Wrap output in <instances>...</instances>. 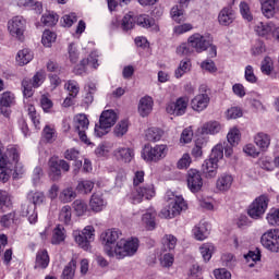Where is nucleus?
<instances>
[{"label": "nucleus", "instance_id": "obj_41", "mask_svg": "<svg viewBox=\"0 0 279 279\" xmlns=\"http://www.w3.org/2000/svg\"><path fill=\"white\" fill-rule=\"evenodd\" d=\"M27 112L35 130H40V114L36 111V107L28 105Z\"/></svg>", "mask_w": 279, "mask_h": 279}, {"label": "nucleus", "instance_id": "obj_5", "mask_svg": "<svg viewBox=\"0 0 279 279\" xmlns=\"http://www.w3.org/2000/svg\"><path fill=\"white\" fill-rule=\"evenodd\" d=\"M70 169L71 165L64 159L53 156L48 160V175L53 182H57V180L62 178V171L68 172Z\"/></svg>", "mask_w": 279, "mask_h": 279}, {"label": "nucleus", "instance_id": "obj_6", "mask_svg": "<svg viewBox=\"0 0 279 279\" xmlns=\"http://www.w3.org/2000/svg\"><path fill=\"white\" fill-rule=\"evenodd\" d=\"M187 43L196 53H204V51H208V47H210L211 43H215V39L210 34L194 33L187 38Z\"/></svg>", "mask_w": 279, "mask_h": 279}, {"label": "nucleus", "instance_id": "obj_42", "mask_svg": "<svg viewBox=\"0 0 279 279\" xmlns=\"http://www.w3.org/2000/svg\"><path fill=\"white\" fill-rule=\"evenodd\" d=\"M73 216V211L71 209V206L65 205L61 208L59 213V221L62 223H65V226H69L71 223V218Z\"/></svg>", "mask_w": 279, "mask_h": 279}, {"label": "nucleus", "instance_id": "obj_54", "mask_svg": "<svg viewBox=\"0 0 279 279\" xmlns=\"http://www.w3.org/2000/svg\"><path fill=\"white\" fill-rule=\"evenodd\" d=\"M72 206L78 217L86 215V211L88 210V204H86V202L83 199L74 201Z\"/></svg>", "mask_w": 279, "mask_h": 279}, {"label": "nucleus", "instance_id": "obj_64", "mask_svg": "<svg viewBox=\"0 0 279 279\" xmlns=\"http://www.w3.org/2000/svg\"><path fill=\"white\" fill-rule=\"evenodd\" d=\"M221 158H223V146L222 145H216L213 149H211V154L209 156V159L219 162V160H221Z\"/></svg>", "mask_w": 279, "mask_h": 279}, {"label": "nucleus", "instance_id": "obj_30", "mask_svg": "<svg viewBox=\"0 0 279 279\" xmlns=\"http://www.w3.org/2000/svg\"><path fill=\"white\" fill-rule=\"evenodd\" d=\"M254 143L260 151H267L271 145V136L267 133L259 132L254 136Z\"/></svg>", "mask_w": 279, "mask_h": 279}, {"label": "nucleus", "instance_id": "obj_46", "mask_svg": "<svg viewBox=\"0 0 279 279\" xmlns=\"http://www.w3.org/2000/svg\"><path fill=\"white\" fill-rule=\"evenodd\" d=\"M227 141L231 147H236L239 141H241V131L236 128L231 129L227 135Z\"/></svg>", "mask_w": 279, "mask_h": 279}, {"label": "nucleus", "instance_id": "obj_20", "mask_svg": "<svg viewBox=\"0 0 279 279\" xmlns=\"http://www.w3.org/2000/svg\"><path fill=\"white\" fill-rule=\"evenodd\" d=\"M16 97L12 92H4L0 97V112L4 117H10V110L8 108H12L15 104Z\"/></svg>", "mask_w": 279, "mask_h": 279}, {"label": "nucleus", "instance_id": "obj_59", "mask_svg": "<svg viewBox=\"0 0 279 279\" xmlns=\"http://www.w3.org/2000/svg\"><path fill=\"white\" fill-rule=\"evenodd\" d=\"M57 35L54 32L46 29L41 37L44 47H51V43H56Z\"/></svg>", "mask_w": 279, "mask_h": 279}, {"label": "nucleus", "instance_id": "obj_15", "mask_svg": "<svg viewBox=\"0 0 279 279\" xmlns=\"http://www.w3.org/2000/svg\"><path fill=\"white\" fill-rule=\"evenodd\" d=\"M260 243L270 252H279V230H270L264 233Z\"/></svg>", "mask_w": 279, "mask_h": 279}, {"label": "nucleus", "instance_id": "obj_60", "mask_svg": "<svg viewBox=\"0 0 279 279\" xmlns=\"http://www.w3.org/2000/svg\"><path fill=\"white\" fill-rule=\"evenodd\" d=\"M195 50H193V48L191 47V44L187 43H183L180 46L177 47V56H191L192 53H194Z\"/></svg>", "mask_w": 279, "mask_h": 279}, {"label": "nucleus", "instance_id": "obj_50", "mask_svg": "<svg viewBox=\"0 0 279 279\" xmlns=\"http://www.w3.org/2000/svg\"><path fill=\"white\" fill-rule=\"evenodd\" d=\"M239 8H240V14H241L242 19H244V21H248V23L254 21V15H252V11H251L250 4H247V2L242 1L240 3Z\"/></svg>", "mask_w": 279, "mask_h": 279}, {"label": "nucleus", "instance_id": "obj_11", "mask_svg": "<svg viewBox=\"0 0 279 279\" xmlns=\"http://www.w3.org/2000/svg\"><path fill=\"white\" fill-rule=\"evenodd\" d=\"M5 147L3 146V142L0 141V182H8L12 175V171H14V165L8 161V155L3 153Z\"/></svg>", "mask_w": 279, "mask_h": 279}, {"label": "nucleus", "instance_id": "obj_35", "mask_svg": "<svg viewBox=\"0 0 279 279\" xmlns=\"http://www.w3.org/2000/svg\"><path fill=\"white\" fill-rule=\"evenodd\" d=\"M15 60L20 66H25V64H29L31 60H34V52L24 48L17 52Z\"/></svg>", "mask_w": 279, "mask_h": 279}, {"label": "nucleus", "instance_id": "obj_28", "mask_svg": "<svg viewBox=\"0 0 279 279\" xmlns=\"http://www.w3.org/2000/svg\"><path fill=\"white\" fill-rule=\"evenodd\" d=\"M22 217H28L29 223H38V213H36V205L23 204L21 210Z\"/></svg>", "mask_w": 279, "mask_h": 279}, {"label": "nucleus", "instance_id": "obj_27", "mask_svg": "<svg viewBox=\"0 0 279 279\" xmlns=\"http://www.w3.org/2000/svg\"><path fill=\"white\" fill-rule=\"evenodd\" d=\"M154 110V98L145 96L141 98L138 104V112L141 117H148Z\"/></svg>", "mask_w": 279, "mask_h": 279}, {"label": "nucleus", "instance_id": "obj_22", "mask_svg": "<svg viewBox=\"0 0 279 279\" xmlns=\"http://www.w3.org/2000/svg\"><path fill=\"white\" fill-rule=\"evenodd\" d=\"M236 19V13L232 9V7H225L218 14V22L223 27H228L234 23Z\"/></svg>", "mask_w": 279, "mask_h": 279}, {"label": "nucleus", "instance_id": "obj_62", "mask_svg": "<svg viewBox=\"0 0 279 279\" xmlns=\"http://www.w3.org/2000/svg\"><path fill=\"white\" fill-rule=\"evenodd\" d=\"M213 250H214V246L210 244H203L199 247V252H201L203 260H205V263H208V260H210L213 258Z\"/></svg>", "mask_w": 279, "mask_h": 279}, {"label": "nucleus", "instance_id": "obj_37", "mask_svg": "<svg viewBox=\"0 0 279 279\" xmlns=\"http://www.w3.org/2000/svg\"><path fill=\"white\" fill-rule=\"evenodd\" d=\"M77 269V260L71 259L70 263L63 268L61 279H73L75 278V270Z\"/></svg>", "mask_w": 279, "mask_h": 279}, {"label": "nucleus", "instance_id": "obj_39", "mask_svg": "<svg viewBox=\"0 0 279 279\" xmlns=\"http://www.w3.org/2000/svg\"><path fill=\"white\" fill-rule=\"evenodd\" d=\"M221 132V123L218 121H210L202 126V134H219Z\"/></svg>", "mask_w": 279, "mask_h": 279}, {"label": "nucleus", "instance_id": "obj_47", "mask_svg": "<svg viewBox=\"0 0 279 279\" xmlns=\"http://www.w3.org/2000/svg\"><path fill=\"white\" fill-rule=\"evenodd\" d=\"M75 197H77V194L75 193V191L73 190V187H68L64 189L60 196L59 199L63 203V204H69V202H73V199H75Z\"/></svg>", "mask_w": 279, "mask_h": 279}, {"label": "nucleus", "instance_id": "obj_7", "mask_svg": "<svg viewBox=\"0 0 279 279\" xmlns=\"http://www.w3.org/2000/svg\"><path fill=\"white\" fill-rule=\"evenodd\" d=\"M269 206V196L260 195L256 197L253 203L248 206L247 215L251 219H263V215L267 211Z\"/></svg>", "mask_w": 279, "mask_h": 279}, {"label": "nucleus", "instance_id": "obj_29", "mask_svg": "<svg viewBox=\"0 0 279 279\" xmlns=\"http://www.w3.org/2000/svg\"><path fill=\"white\" fill-rule=\"evenodd\" d=\"M156 217H158V213L151 207L142 216V221L147 230H156Z\"/></svg>", "mask_w": 279, "mask_h": 279}, {"label": "nucleus", "instance_id": "obj_40", "mask_svg": "<svg viewBox=\"0 0 279 279\" xmlns=\"http://www.w3.org/2000/svg\"><path fill=\"white\" fill-rule=\"evenodd\" d=\"M22 86V93H23V97H25V99H29L31 97H34V84L32 83V80L29 78H24L21 83Z\"/></svg>", "mask_w": 279, "mask_h": 279}, {"label": "nucleus", "instance_id": "obj_63", "mask_svg": "<svg viewBox=\"0 0 279 279\" xmlns=\"http://www.w3.org/2000/svg\"><path fill=\"white\" fill-rule=\"evenodd\" d=\"M244 78L248 82V84H256V82H258V76L254 74V66L252 65L245 66Z\"/></svg>", "mask_w": 279, "mask_h": 279}, {"label": "nucleus", "instance_id": "obj_8", "mask_svg": "<svg viewBox=\"0 0 279 279\" xmlns=\"http://www.w3.org/2000/svg\"><path fill=\"white\" fill-rule=\"evenodd\" d=\"M27 22L23 16H14L8 22V29L13 38H16L21 43L25 40V29Z\"/></svg>", "mask_w": 279, "mask_h": 279}, {"label": "nucleus", "instance_id": "obj_51", "mask_svg": "<svg viewBox=\"0 0 279 279\" xmlns=\"http://www.w3.org/2000/svg\"><path fill=\"white\" fill-rule=\"evenodd\" d=\"M260 71L263 75H270L274 73V60L271 57H265L262 61Z\"/></svg>", "mask_w": 279, "mask_h": 279}, {"label": "nucleus", "instance_id": "obj_52", "mask_svg": "<svg viewBox=\"0 0 279 279\" xmlns=\"http://www.w3.org/2000/svg\"><path fill=\"white\" fill-rule=\"evenodd\" d=\"M190 70H191V60L189 59L182 60L174 72V76L177 77V80H180V77H182V75H184Z\"/></svg>", "mask_w": 279, "mask_h": 279}, {"label": "nucleus", "instance_id": "obj_56", "mask_svg": "<svg viewBox=\"0 0 279 279\" xmlns=\"http://www.w3.org/2000/svg\"><path fill=\"white\" fill-rule=\"evenodd\" d=\"M93 189H95V182L88 180L78 182L76 186V191H78V193L85 194L92 193Z\"/></svg>", "mask_w": 279, "mask_h": 279}, {"label": "nucleus", "instance_id": "obj_9", "mask_svg": "<svg viewBox=\"0 0 279 279\" xmlns=\"http://www.w3.org/2000/svg\"><path fill=\"white\" fill-rule=\"evenodd\" d=\"M138 239L131 238L130 240L123 242V239L120 240V244H117L116 257L121 260L125 256H134L135 252H138Z\"/></svg>", "mask_w": 279, "mask_h": 279}, {"label": "nucleus", "instance_id": "obj_26", "mask_svg": "<svg viewBox=\"0 0 279 279\" xmlns=\"http://www.w3.org/2000/svg\"><path fill=\"white\" fill-rule=\"evenodd\" d=\"M50 262L51 259L49 257V252H47L45 248H41L36 253L34 269H47Z\"/></svg>", "mask_w": 279, "mask_h": 279}, {"label": "nucleus", "instance_id": "obj_3", "mask_svg": "<svg viewBox=\"0 0 279 279\" xmlns=\"http://www.w3.org/2000/svg\"><path fill=\"white\" fill-rule=\"evenodd\" d=\"M189 205L186 204V201H184V197L182 196H174L172 198V202L169 204V206L163 207L160 213L159 217L161 219H173L174 217H178L182 210H187Z\"/></svg>", "mask_w": 279, "mask_h": 279}, {"label": "nucleus", "instance_id": "obj_45", "mask_svg": "<svg viewBox=\"0 0 279 279\" xmlns=\"http://www.w3.org/2000/svg\"><path fill=\"white\" fill-rule=\"evenodd\" d=\"M45 80H47V73L44 70H39L31 78V84H33L34 88H40L45 84Z\"/></svg>", "mask_w": 279, "mask_h": 279}, {"label": "nucleus", "instance_id": "obj_55", "mask_svg": "<svg viewBox=\"0 0 279 279\" xmlns=\"http://www.w3.org/2000/svg\"><path fill=\"white\" fill-rule=\"evenodd\" d=\"M204 145H206V141L204 138H197L195 141V146L192 148L193 158H202L204 151L202 150Z\"/></svg>", "mask_w": 279, "mask_h": 279}, {"label": "nucleus", "instance_id": "obj_31", "mask_svg": "<svg viewBox=\"0 0 279 279\" xmlns=\"http://www.w3.org/2000/svg\"><path fill=\"white\" fill-rule=\"evenodd\" d=\"M89 206L94 213H101L106 208V201L104 199V194L94 193L89 201Z\"/></svg>", "mask_w": 279, "mask_h": 279}, {"label": "nucleus", "instance_id": "obj_44", "mask_svg": "<svg viewBox=\"0 0 279 279\" xmlns=\"http://www.w3.org/2000/svg\"><path fill=\"white\" fill-rule=\"evenodd\" d=\"M129 128L130 123L128 122V120L120 121L113 130L114 136H117V138H122V136H125V134H128Z\"/></svg>", "mask_w": 279, "mask_h": 279}, {"label": "nucleus", "instance_id": "obj_25", "mask_svg": "<svg viewBox=\"0 0 279 279\" xmlns=\"http://www.w3.org/2000/svg\"><path fill=\"white\" fill-rule=\"evenodd\" d=\"M7 162L13 165V171L16 169V165H19V160H21V151L19 145L10 144L7 147Z\"/></svg>", "mask_w": 279, "mask_h": 279}, {"label": "nucleus", "instance_id": "obj_58", "mask_svg": "<svg viewBox=\"0 0 279 279\" xmlns=\"http://www.w3.org/2000/svg\"><path fill=\"white\" fill-rule=\"evenodd\" d=\"M266 221H268L269 226H279V208L269 209Z\"/></svg>", "mask_w": 279, "mask_h": 279}, {"label": "nucleus", "instance_id": "obj_18", "mask_svg": "<svg viewBox=\"0 0 279 279\" xmlns=\"http://www.w3.org/2000/svg\"><path fill=\"white\" fill-rule=\"evenodd\" d=\"M255 32L262 38L271 40L274 39V34L276 32V24H274V22H258L255 26Z\"/></svg>", "mask_w": 279, "mask_h": 279}, {"label": "nucleus", "instance_id": "obj_19", "mask_svg": "<svg viewBox=\"0 0 279 279\" xmlns=\"http://www.w3.org/2000/svg\"><path fill=\"white\" fill-rule=\"evenodd\" d=\"M136 24L153 34L160 32V25L156 24V20L147 14H141L136 20Z\"/></svg>", "mask_w": 279, "mask_h": 279}, {"label": "nucleus", "instance_id": "obj_13", "mask_svg": "<svg viewBox=\"0 0 279 279\" xmlns=\"http://www.w3.org/2000/svg\"><path fill=\"white\" fill-rule=\"evenodd\" d=\"M75 241L78 247L88 252L90 250V243L95 241V228L93 226L85 227L82 232L75 235Z\"/></svg>", "mask_w": 279, "mask_h": 279}, {"label": "nucleus", "instance_id": "obj_21", "mask_svg": "<svg viewBox=\"0 0 279 279\" xmlns=\"http://www.w3.org/2000/svg\"><path fill=\"white\" fill-rule=\"evenodd\" d=\"M262 13L266 19H274L279 12V0H260Z\"/></svg>", "mask_w": 279, "mask_h": 279}, {"label": "nucleus", "instance_id": "obj_23", "mask_svg": "<svg viewBox=\"0 0 279 279\" xmlns=\"http://www.w3.org/2000/svg\"><path fill=\"white\" fill-rule=\"evenodd\" d=\"M113 157L120 162H132L134 149L130 147H118L113 150Z\"/></svg>", "mask_w": 279, "mask_h": 279}, {"label": "nucleus", "instance_id": "obj_57", "mask_svg": "<svg viewBox=\"0 0 279 279\" xmlns=\"http://www.w3.org/2000/svg\"><path fill=\"white\" fill-rule=\"evenodd\" d=\"M163 247L165 250H175V245H178V238H175L173 234H166L162 239Z\"/></svg>", "mask_w": 279, "mask_h": 279}, {"label": "nucleus", "instance_id": "obj_24", "mask_svg": "<svg viewBox=\"0 0 279 279\" xmlns=\"http://www.w3.org/2000/svg\"><path fill=\"white\" fill-rule=\"evenodd\" d=\"M155 196L156 190L154 189V185H146L136 190V194L133 196V199L137 202V204H141V202H143V197H145V199H151Z\"/></svg>", "mask_w": 279, "mask_h": 279}, {"label": "nucleus", "instance_id": "obj_49", "mask_svg": "<svg viewBox=\"0 0 279 279\" xmlns=\"http://www.w3.org/2000/svg\"><path fill=\"white\" fill-rule=\"evenodd\" d=\"M146 138L147 141H150V143H158L160 138H162V130L158 128H150L146 132Z\"/></svg>", "mask_w": 279, "mask_h": 279}, {"label": "nucleus", "instance_id": "obj_17", "mask_svg": "<svg viewBox=\"0 0 279 279\" xmlns=\"http://www.w3.org/2000/svg\"><path fill=\"white\" fill-rule=\"evenodd\" d=\"M189 108V97H179L174 102H170L166 110L168 114H174V117H182L186 114Z\"/></svg>", "mask_w": 279, "mask_h": 279}, {"label": "nucleus", "instance_id": "obj_10", "mask_svg": "<svg viewBox=\"0 0 279 279\" xmlns=\"http://www.w3.org/2000/svg\"><path fill=\"white\" fill-rule=\"evenodd\" d=\"M88 125H90V121H88V117H86V114L78 113L74 117V132L78 134L80 141H82V143H85V145L90 144V141H88V136L86 135V130H88Z\"/></svg>", "mask_w": 279, "mask_h": 279}, {"label": "nucleus", "instance_id": "obj_53", "mask_svg": "<svg viewBox=\"0 0 279 279\" xmlns=\"http://www.w3.org/2000/svg\"><path fill=\"white\" fill-rule=\"evenodd\" d=\"M172 21H174L175 23H184V21H186V19L184 17V9H182L181 7H173L170 11Z\"/></svg>", "mask_w": 279, "mask_h": 279}, {"label": "nucleus", "instance_id": "obj_38", "mask_svg": "<svg viewBox=\"0 0 279 279\" xmlns=\"http://www.w3.org/2000/svg\"><path fill=\"white\" fill-rule=\"evenodd\" d=\"M58 21H60V15L54 12H48L41 16V23L45 27H53L58 25Z\"/></svg>", "mask_w": 279, "mask_h": 279}, {"label": "nucleus", "instance_id": "obj_4", "mask_svg": "<svg viewBox=\"0 0 279 279\" xmlns=\"http://www.w3.org/2000/svg\"><path fill=\"white\" fill-rule=\"evenodd\" d=\"M169 148L165 144L155 145L154 147L145 145L142 150V158L146 162H160L163 158H167Z\"/></svg>", "mask_w": 279, "mask_h": 279}, {"label": "nucleus", "instance_id": "obj_12", "mask_svg": "<svg viewBox=\"0 0 279 279\" xmlns=\"http://www.w3.org/2000/svg\"><path fill=\"white\" fill-rule=\"evenodd\" d=\"M199 90L202 94L196 95L191 101V106L196 112L206 110L208 108V104H210V96H208L210 89H208V86L202 85Z\"/></svg>", "mask_w": 279, "mask_h": 279}, {"label": "nucleus", "instance_id": "obj_43", "mask_svg": "<svg viewBox=\"0 0 279 279\" xmlns=\"http://www.w3.org/2000/svg\"><path fill=\"white\" fill-rule=\"evenodd\" d=\"M65 88L69 93V97L75 99L80 95V83L75 80H70L65 83Z\"/></svg>", "mask_w": 279, "mask_h": 279}, {"label": "nucleus", "instance_id": "obj_36", "mask_svg": "<svg viewBox=\"0 0 279 279\" xmlns=\"http://www.w3.org/2000/svg\"><path fill=\"white\" fill-rule=\"evenodd\" d=\"M232 182H234V178L230 174H222L216 182V187L218 191H230L232 186Z\"/></svg>", "mask_w": 279, "mask_h": 279}, {"label": "nucleus", "instance_id": "obj_16", "mask_svg": "<svg viewBox=\"0 0 279 279\" xmlns=\"http://www.w3.org/2000/svg\"><path fill=\"white\" fill-rule=\"evenodd\" d=\"M98 62L99 59L97 58V54L92 52L86 59L81 60L80 63L74 66L73 73L75 75H84V73L88 71V66L97 69V66H99Z\"/></svg>", "mask_w": 279, "mask_h": 279}, {"label": "nucleus", "instance_id": "obj_14", "mask_svg": "<svg viewBox=\"0 0 279 279\" xmlns=\"http://www.w3.org/2000/svg\"><path fill=\"white\" fill-rule=\"evenodd\" d=\"M187 189L191 193H199L202 186H204V179L202 172L197 169H190L186 173Z\"/></svg>", "mask_w": 279, "mask_h": 279}, {"label": "nucleus", "instance_id": "obj_34", "mask_svg": "<svg viewBox=\"0 0 279 279\" xmlns=\"http://www.w3.org/2000/svg\"><path fill=\"white\" fill-rule=\"evenodd\" d=\"M219 168V162L214 159H207L204 161L202 169L207 178H215L217 175V169Z\"/></svg>", "mask_w": 279, "mask_h": 279}, {"label": "nucleus", "instance_id": "obj_2", "mask_svg": "<svg viewBox=\"0 0 279 279\" xmlns=\"http://www.w3.org/2000/svg\"><path fill=\"white\" fill-rule=\"evenodd\" d=\"M117 121H119V116L114 110L109 109L102 111L99 117V122L95 125L96 136H98V138L106 136V134L110 132V129L117 124Z\"/></svg>", "mask_w": 279, "mask_h": 279}, {"label": "nucleus", "instance_id": "obj_48", "mask_svg": "<svg viewBox=\"0 0 279 279\" xmlns=\"http://www.w3.org/2000/svg\"><path fill=\"white\" fill-rule=\"evenodd\" d=\"M134 25H136V20L134 15L126 13L121 22V27L124 32H130V29H134Z\"/></svg>", "mask_w": 279, "mask_h": 279}, {"label": "nucleus", "instance_id": "obj_61", "mask_svg": "<svg viewBox=\"0 0 279 279\" xmlns=\"http://www.w3.org/2000/svg\"><path fill=\"white\" fill-rule=\"evenodd\" d=\"M259 167L265 171H274V169H276V163L271 157H262L259 159Z\"/></svg>", "mask_w": 279, "mask_h": 279}, {"label": "nucleus", "instance_id": "obj_32", "mask_svg": "<svg viewBox=\"0 0 279 279\" xmlns=\"http://www.w3.org/2000/svg\"><path fill=\"white\" fill-rule=\"evenodd\" d=\"M192 232L196 241H205V239H208V235L210 234V229H208V225L206 222H199L194 227Z\"/></svg>", "mask_w": 279, "mask_h": 279}, {"label": "nucleus", "instance_id": "obj_1", "mask_svg": "<svg viewBox=\"0 0 279 279\" xmlns=\"http://www.w3.org/2000/svg\"><path fill=\"white\" fill-rule=\"evenodd\" d=\"M122 235L123 233L121 230L117 228L108 229L101 233L100 239L102 241L105 254L110 258L116 256L117 245H121V241H119V239H121Z\"/></svg>", "mask_w": 279, "mask_h": 279}, {"label": "nucleus", "instance_id": "obj_33", "mask_svg": "<svg viewBox=\"0 0 279 279\" xmlns=\"http://www.w3.org/2000/svg\"><path fill=\"white\" fill-rule=\"evenodd\" d=\"M66 239V230L62 225H57L52 231L51 244L60 245V243H64Z\"/></svg>", "mask_w": 279, "mask_h": 279}]
</instances>
